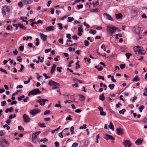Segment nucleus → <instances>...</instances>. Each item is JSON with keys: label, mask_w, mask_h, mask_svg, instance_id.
<instances>
[{"label": "nucleus", "mask_w": 147, "mask_h": 147, "mask_svg": "<svg viewBox=\"0 0 147 147\" xmlns=\"http://www.w3.org/2000/svg\"><path fill=\"white\" fill-rule=\"evenodd\" d=\"M79 62V61H78L76 63V65H77V66H76V69H77L78 68H80V66L78 63Z\"/></svg>", "instance_id": "nucleus-37"}, {"label": "nucleus", "mask_w": 147, "mask_h": 147, "mask_svg": "<svg viewBox=\"0 0 147 147\" xmlns=\"http://www.w3.org/2000/svg\"><path fill=\"white\" fill-rule=\"evenodd\" d=\"M116 133L118 135L122 136L123 134L124 130L123 129L119 127L116 128Z\"/></svg>", "instance_id": "nucleus-4"}, {"label": "nucleus", "mask_w": 147, "mask_h": 147, "mask_svg": "<svg viewBox=\"0 0 147 147\" xmlns=\"http://www.w3.org/2000/svg\"><path fill=\"white\" fill-rule=\"evenodd\" d=\"M51 111L50 110H46V111H45L44 113V115H46L48 114H49L50 113Z\"/></svg>", "instance_id": "nucleus-48"}, {"label": "nucleus", "mask_w": 147, "mask_h": 147, "mask_svg": "<svg viewBox=\"0 0 147 147\" xmlns=\"http://www.w3.org/2000/svg\"><path fill=\"white\" fill-rule=\"evenodd\" d=\"M130 13L132 16H135L137 15L138 12L135 10L131 9V11Z\"/></svg>", "instance_id": "nucleus-14"}, {"label": "nucleus", "mask_w": 147, "mask_h": 147, "mask_svg": "<svg viewBox=\"0 0 147 147\" xmlns=\"http://www.w3.org/2000/svg\"><path fill=\"white\" fill-rule=\"evenodd\" d=\"M103 138L106 140L110 139L113 140H115V138L113 136L107 134H105Z\"/></svg>", "instance_id": "nucleus-10"}, {"label": "nucleus", "mask_w": 147, "mask_h": 147, "mask_svg": "<svg viewBox=\"0 0 147 147\" xmlns=\"http://www.w3.org/2000/svg\"><path fill=\"white\" fill-rule=\"evenodd\" d=\"M43 76L45 77V78L46 79L50 78V77L47 76V74L45 73L43 74Z\"/></svg>", "instance_id": "nucleus-59"}, {"label": "nucleus", "mask_w": 147, "mask_h": 147, "mask_svg": "<svg viewBox=\"0 0 147 147\" xmlns=\"http://www.w3.org/2000/svg\"><path fill=\"white\" fill-rule=\"evenodd\" d=\"M56 65L55 64H53V66H52L51 70V74H53L54 72V71L55 70L56 68Z\"/></svg>", "instance_id": "nucleus-26"}, {"label": "nucleus", "mask_w": 147, "mask_h": 147, "mask_svg": "<svg viewBox=\"0 0 147 147\" xmlns=\"http://www.w3.org/2000/svg\"><path fill=\"white\" fill-rule=\"evenodd\" d=\"M1 106L2 107L4 106V105H6V102L5 100H4L1 102Z\"/></svg>", "instance_id": "nucleus-50"}, {"label": "nucleus", "mask_w": 147, "mask_h": 147, "mask_svg": "<svg viewBox=\"0 0 147 147\" xmlns=\"http://www.w3.org/2000/svg\"><path fill=\"white\" fill-rule=\"evenodd\" d=\"M98 78L99 79H102L103 80H104L105 79L104 76H98Z\"/></svg>", "instance_id": "nucleus-57"}, {"label": "nucleus", "mask_w": 147, "mask_h": 147, "mask_svg": "<svg viewBox=\"0 0 147 147\" xmlns=\"http://www.w3.org/2000/svg\"><path fill=\"white\" fill-rule=\"evenodd\" d=\"M107 30L111 34H112L115 31L117 30L118 28L113 25H108L107 26Z\"/></svg>", "instance_id": "nucleus-2"}, {"label": "nucleus", "mask_w": 147, "mask_h": 147, "mask_svg": "<svg viewBox=\"0 0 147 147\" xmlns=\"http://www.w3.org/2000/svg\"><path fill=\"white\" fill-rule=\"evenodd\" d=\"M78 32H83V30L81 27H79L78 28Z\"/></svg>", "instance_id": "nucleus-43"}, {"label": "nucleus", "mask_w": 147, "mask_h": 147, "mask_svg": "<svg viewBox=\"0 0 147 147\" xmlns=\"http://www.w3.org/2000/svg\"><path fill=\"white\" fill-rule=\"evenodd\" d=\"M39 34L40 38L42 41H46L47 37L46 35H45L44 34L41 33H40Z\"/></svg>", "instance_id": "nucleus-13"}, {"label": "nucleus", "mask_w": 147, "mask_h": 147, "mask_svg": "<svg viewBox=\"0 0 147 147\" xmlns=\"http://www.w3.org/2000/svg\"><path fill=\"white\" fill-rule=\"evenodd\" d=\"M24 97L25 96L24 95H23L22 96H21L20 97H18V99L20 101L21 100L22 98H24Z\"/></svg>", "instance_id": "nucleus-52"}, {"label": "nucleus", "mask_w": 147, "mask_h": 147, "mask_svg": "<svg viewBox=\"0 0 147 147\" xmlns=\"http://www.w3.org/2000/svg\"><path fill=\"white\" fill-rule=\"evenodd\" d=\"M41 92L38 88L34 89L31 91V93H32V95H36L38 94H40Z\"/></svg>", "instance_id": "nucleus-11"}, {"label": "nucleus", "mask_w": 147, "mask_h": 147, "mask_svg": "<svg viewBox=\"0 0 147 147\" xmlns=\"http://www.w3.org/2000/svg\"><path fill=\"white\" fill-rule=\"evenodd\" d=\"M121 69H122L124 68L125 67V64H121L120 65Z\"/></svg>", "instance_id": "nucleus-41"}, {"label": "nucleus", "mask_w": 147, "mask_h": 147, "mask_svg": "<svg viewBox=\"0 0 147 147\" xmlns=\"http://www.w3.org/2000/svg\"><path fill=\"white\" fill-rule=\"evenodd\" d=\"M19 48L21 51H23L24 49V47L23 46H19Z\"/></svg>", "instance_id": "nucleus-45"}, {"label": "nucleus", "mask_w": 147, "mask_h": 147, "mask_svg": "<svg viewBox=\"0 0 147 147\" xmlns=\"http://www.w3.org/2000/svg\"><path fill=\"white\" fill-rule=\"evenodd\" d=\"M134 51L136 54L144 55L146 53V51L143 50V48L142 47L137 46L134 48Z\"/></svg>", "instance_id": "nucleus-1"}, {"label": "nucleus", "mask_w": 147, "mask_h": 147, "mask_svg": "<svg viewBox=\"0 0 147 147\" xmlns=\"http://www.w3.org/2000/svg\"><path fill=\"white\" fill-rule=\"evenodd\" d=\"M24 121L26 123H28L30 120V117L26 114H24L23 116Z\"/></svg>", "instance_id": "nucleus-6"}, {"label": "nucleus", "mask_w": 147, "mask_h": 147, "mask_svg": "<svg viewBox=\"0 0 147 147\" xmlns=\"http://www.w3.org/2000/svg\"><path fill=\"white\" fill-rule=\"evenodd\" d=\"M60 85L59 83V85H55V86H54L52 88V89H57L60 86Z\"/></svg>", "instance_id": "nucleus-42"}, {"label": "nucleus", "mask_w": 147, "mask_h": 147, "mask_svg": "<svg viewBox=\"0 0 147 147\" xmlns=\"http://www.w3.org/2000/svg\"><path fill=\"white\" fill-rule=\"evenodd\" d=\"M140 79L138 78V76H136L132 80V81L133 82H137L139 81Z\"/></svg>", "instance_id": "nucleus-28"}, {"label": "nucleus", "mask_w": 147, "mask_h": 147, "mask_svg": "<svg viewBox=\"0 0 147 147\" xmlns=\"http://www.w3.org/2000/svg\"><path fill=\"white\" fill-rule=\"evenodd\" d=\"M13 111V108L12 107H11L9 108L6 109L5 110V112L6 113H7L8 112H12Z\"/></svg>", "instance_id": "nucleus-21"}, {"label": "nucleus", "mask_w": 147, "mask_h": 147, "mask_svg": "<svg viewBox=\"0 0 147 147\" xmlns=\"http://www.w3.org/2000/svg\"><path fill=\"white\" fill-rule=\"evenodd\" d=\"M54 144L56 147H59V144L58 142H55L54 143Z\"/></svg>", "instance_id": "nucleus-60"}, {"label": "nucleus", "mask_w": 147, "mask_h": 147, "mask_svg": "<svg viewBox=\"0 0 147 147\" xmlns=\"http://www.w3.org/2000/svg\"><path fill=\"white\" fill-rule=\"evenodd\" d=\"M135 32L137 34H140V31L141 30V28L140 27H137L134 28Z\"/></svg>", "instance_id": "nucleus-19"}, {"label": "nucleus", "mask_w": 147, "mask_h": 147, "mask_svg": "<svg viewBox=\"0 0 147 147\" xmlns=\"http://www.w3.org/2000/svg\"><path fill=\"white\" fill-rule=\"evenodd\" d=\"M62 68V67H57V71H58L60 73L62 71L61 70V69Z\"/></svg>", "instance_id": "nucleus-44"}, {"label": "nucleus", "mask_w": 147, "mask_h": 147, "mask_svg": "<svg viewBox=\"0 0 147 147\" xmlns=\"http://www.w3.org/2000/svg\"><path fill=\"white\" fill-rule=\"evenodd\" d=\"M106 113L105 112H104L103 111H100V115H101L105 116L106 115Z\"/></svg>", "instance_id": "nucleus-51"}, {"label": "nucleus", "mask_w": 147, "mask_h": 147, "mask_svg": "<svg viewBox=\"0 0 147 147\" xmlns=\"http://www.w3.org/2000/svg\"><path fill=\"white\" fill-rule=\"evenodd\" d=\"M131 54L128 53H127L125 54V55L126 56L127 58L128 59H129L130 56L131 55Z\"/></svg>", "instance_id": "nucleus-39"}, {"label": "nucleus", "mask_w": 147, "mask_h": 147, "mask_svg": "<svg viewBox=\"0 0 147 147\" xmlns=\"http://www.w3.org/2000/svg\"><path fill=\"white\" fill-rule=\"evenodd\" d=\"M6 11L9 13L10 11V9L8 6H5L2 9V13L3 15L6 14Z\"/></svg>", "instance_id": "nucleus-5"}, {"label": "nucleus", "mask_w": 147, "mask_h": 147, "mask_svg": "<svg viewBox=\"0 0 147 147\" xmlns=\"http://www.w3.org/2000/svg\"><path fill=\"white\" fill-rule=\"evenodd\" d=\"M48 100L44 99H42L38 100L36 101L37 102L39 103L41 105H43L45 104V102L47 101Z\"/></svg>", "instance_id": "nucleus-7"}, {"label": "nucleus", "mask_w": 147, "mask_h": 147, "mask_svg": "<svg viewBox=\"0 0 147 147\" xmlns=\"http://www.w3.org/2000/svg\"><path fill=\"white\" fill-rule=\"evenodd\" d=\"M145 108V107L144 105H141L139 107V111L140 112H142V110Z\"/></svg>", "instance_id": "nucleus-29"}, {"label": "nucleus", "mask_w": 147, "mask_h": 147, "mask_svg": "<svg viewBox=\"0 0 147 147\" xmlns=\"http://www.w3.org/2000/svg\"><path fill=\"white\" fill-rule=\"evenodd\" d=\"M83 5L82 4L78 5L77 6V7L78 8V9H79L80 8H83Z\"/></svg>", "instance_id": "nucleus-63"}, {"label": "nucleus", "mask_w": 147, "mask_h": 147, "mask_svg": "<svg viewBox=\"0 0 147 147\" xmlns=\"http://www.w3.org/2000/svg\"><path fill=\"white\" fill-rule=\"evenodd\" d=\"M57 25L59 27V29L61 30L62 29L63 27H62V24H61L58 23L57 24Z\"/></svg>", "instance_id": "nucleus-55"}, {"label": "nucleus", "mask_w": 147, "mask_h": 147, "mask_svg": "<svg viewBox=\"0 0 147 147\" xmlns=\"http://www.w3.org/2000/svg\"><path fill=\"white\" fill-rule=\"evenodd\" d=\"M39 23L42 24H43L42 21L41 20H38L36 22H32V23L30 25L32 27H33L34 24H37Z\"/></svg>", "instance_id": "nucleus-15"}, {"label": "nucleus", "mask_w": 147, "mask_h": 147, "mask_svg": "<svg viewBox=\"0 0 147 147\" xmlns=\"http://www.w3.org/2000/svg\"><path fill=\"white\" fill-rule=\"evenodd\" d=\"M46 30L48 31H53L54 30V28L52 26H49L46 28Z\"/></svg>", "instance_id": "nucleus-23"}, {"label": "nucleus", "mask_w": 147, "mask_h": 147, "mask_svg": "<svg viewBox=\"0 0 147 147\" xmlns=\"http://www.w3.org/2000/svg\"><path fill=\"white\" fill-rule=\"evenodd\" d=\"M123 144L125 147H129L132 145L130 141L129 140H124Z\"/></svg>", "instance_id": "nucleus-8"}, {"label": "nucleus", "mask_w": 147, "mask_h": 147, "mask_svg": "<svg viewBox=\"0 0 147 147\" xmlns=\"http://www.w3.org/2000/svg\"><path fill=\"white\" fill-rule=\"evenodd\" d=\"M96 30H91L89 31V33L90 34H91L93 35H94L96 33Z\"/></svg>", "instance_id": "nucleus-33"}, {"label": "nucleus", "mask_w": 147, "mask_h": 147, "mask_svg": "<svg viewBox=\"0 0 147 147\" xmlns=\"http://www.w3.org/2000/svg\"><path fill=\"white\" fill-rule=\"evenodd\" d=\"M20 66H21V67H20V72H22L23 71V70L24 68V66L22 64L20 65Z\"/></svg>", "instance_id": "nucleus-53"}, {"label": "nucleus", "mask_w": 147, "mask_h": 147, "mask_svg": "<svg viewBox=\"0 0 147 147\" xmlns=\"http://www.w3.org/2000/svg\"><path fill=\"white\" fill-rule=\"evenodd\" d=\"M48 84L50 85L51 86H54L56 85H59V83L55 82V81L52 80H51L49 81Z\"/></svg>", "instance_id": "nucleus-12"}, {"label": "nucleus", "mask_w": 147, "mask_h": 147, "mask_svg": "<svg viewBox=\"0 0 147 147\" xmlns=\"http://www.w3.org/2000/svg\"><path fill=\"white\" fill-rule=\"evenodd\" d=\"M98 10V8H96L94 9H92L90 10V12H97Z\"/></svg>", "instance_id": "nucleus-35"}, {"label": "nucleus", "mask_w": 147, "mask_h": 147, "mask_svg": "<svg viewBox=\"0 0 147 147\" xmlns=\"http://www.w3.org/2000/svg\"><path fill=\"white\" fill-rule=\"evenodd\" d=\"M71 35L70 34H66V37L68 39H71Z\"/></svg>", "instance_id": "nucleus-61"}, {"label": "nucleus", "mask_w": 147, "mask_h": 147, "mask_svg": "<svg viewBox=\"0 0 147 147\" xmlns=\"http://www.w3.org/2000/svg\"><path fill=\"white\" fill-rule=\"evenodd\" d=\"M44 119V120L46 121H49L51 120L50 119L49 117L45 118Z\"/></svg>", "instance_id": "nucleus-58"}, {"label": "nucleus", "mask_w": 147, "mask_h": 147, "mask_svg": "<svg viewBox=\"0 0 147 147\" xmlns=\"http://www.w3.org/2000/svg\"><path fill=\"white\" fill-rule=\"evenodd\" d=\"M99 2L98 1H97L96 2H94L93 3V5L94 7H95L98 5Z\"/></svg>", "instance_id": "nucleus-46"}, {"label": "nucleus", "mask_w": 147, "mask_h": 147, "mask_svg": "<svg viewBox=\"0 0 147 147\" xmlns=\"http://www.w3.org/2000/svg\"><path fill=\"white\" fill-rule=\"evenodd\" d=\"M40 133V131H38L32 134V139H35L37 138V135Z\"/></svg>", "instance_id": "nucleus-20"}, {"label": "nucleus", "mask_w": 147, "mask_h": 147, "mask_svg": "<svg viewBox=\"0 0 147 147\" xmlns=\"http://www.w3.org/2000/svg\"><path fill=\"white\" fill-rule=\"evenodd\" d=\"M103 16H107V20L111 21H113V19L112 17L109 15L107 13H105L103 14Z\"/></svg>", "instance_id": "nucleus-18"}, {"label": "nucleus", "mask_w": 147, "mask_h": 147, "mask_svg": "<svg viewBox=\"0 0 147 147\" xmlns=\"http://www.w3.org/2000/svg\"><path fill=\"white\" fill-rule=\"evenodd\" d=\"M0 142L3 147H7L9 145L8 142L4 139H2Z\"/></svg>", "instance_id": "nucleus-9"}, {"label": "nucleus", "mask_w": 147, "mask_h": 147, "mask_svg": "<svg viewBox=\"0 0 147 147\" xmlns=\"http://www.w3.org/2000/svg\"><path fill=\"white\" fill-rule=\"evenodd\" d=\"M115 86V85L114 84H110L109 85L108 87L111 90H112L113 89Z\"/></svg>", "instance_id": "nucleus-32"}, {"label": "nucleus", "mask_w": 147, "mask_h": 147, "mask_svg": "<svg viewBox=\"0 0 147 147\" xmlns=\"http://www.w3.org/2000/svg\"><path fill=\"white\" fill-rule=\"evenodd\" d=\"M122 17L123 16L121 13L115 14V17L117 19L122 18Z\"/></svg>", "instance_id": "nucleus-24"}, {"label": "nucleus", "mask_w": 147, "mask_h": 147, "mask_svg": "<svg viewBox=\"0 0 147 147\" xmlns=\"http://www.w3.org/2000/svg\"><path fill=\"white\" fill-rule=\"evenodd\" d=\"M109 127L113 131L114 130V128L113 123L112 122H111L109 125Z\"/></svg>", "instance_id": "nucleus-22"}, {"label": "nucleus", "mask_w": 147, "mask_h": 147, "mask_svg": "<svg viewBox=\"0 0 147 147\" xmlns=\"http://www.w3.org/2000/svg\"><path fill=\"white\" fill-rule=\"evenodd\" d=\"M126 111L125 109H123L119 111V113L120 114L123 115L124 114V112Z\"/></svg>", "instance_id": "nucleus-34"}, {"label": "nucleus", "mask_w": 147, "mask_h": 147, "mask_svg": "<svg viewBox=\"0 0 147 147\" xmlns=\"http://www.w3.org/2000/svg\"><path fill=\"white\" fill-rule=\"evenodd\" d=\"M86 125L85 124H84L83 126H81L79 128L80 129H85L86 128Z\"/></svg>", "instance_id": "nucleus-40"}, {"label": "nucleus", "mask_w": 147, "mask_h": 147, "mask_svg": "<svg viewBox=\"0 0 147 147\" xmlns=\"http://www.w3.org/2000/svg\"><path fill=\"white\" fill-rule=\"evenodd\" d=\"M79 96L81 98V99H79L81 101H83L84 100L85 97L82 94H78Z\"/></svg>", "instance_id": "nucleus-30"}, {"label": "nucleus", "mask_w": 147, "mask_h": 147, "mask_svg": "<svg viewBox=\"0 0 147 147\" xmlns=\"http://www.w3.org/2000/svg\"><path fill=\"white\" fill-rule=\"evenodd\" d=\"M78 144L77 143H74L72 145L71 147H76L78 146Z\"/></svg>", "instance_id": "nucleus-56"}, {"label": "nucleus", "mask_w": 147, "mask_h": 147, "mask_svg": "<svg viewBox=\"0 0 147 147\" xmlns=\"http://www.w3.org/2000/svg\"><path fill=\"white\" fill-rule=\"evenodd\" d=\"M18 5L20 7H22L23 6V3L22 2L20 1L19 3H18Z\"/></svg>", "instance_id": "nucleus-64"}, {"label": "nucleus", "mask_w": 147, "mask_h": 147, "mask_svg": "<svg viewBox=\"0 0 147 147\" xmlns=\"http://www.w3.org/2000/svg\"><path fill=\"white\" fill-rule=\"evenodd\" d=\"M70 131L71 134H74V127L73 126H71L70 127Z\"/></svg>", "instance_id": "nucleus-47"}, {"label": "nucleus", "mask_w": 147, "mask_h": 147, "mask_svg": "<svg viewBox=\"0 0 147 147\" xmlns=\"http://www.w3.org/2000/svg\"><path fill=\"white\" fill-rule=\"evenodd\" d=\"M48 141V140L46 138H44L43 139H41L40 140V142H43L44 143H45L46 142H47Z\"/></svg>", "instance_id": "nucleus-36"}, {"label": "nucleus", "mask_w": 147, "mask_h": 147, "mask_svg": "<svg viewBox=\"0 0 147 147\" xmlns=\"http://www.w3.org/2000/svg\"><path fill=\"white\" fill-rule=\"evenodd\" d=\"M82 111V110L80 109H78L76 110L75 111L76 113H80Z\"/></svg>", "instance_id": "nucleus-62"}, {"label": "nucleus", "mask_w": 147, "mask_h": 147, "mask_svg": "<svg viewBox=\"0 0 147 147\" xmlns=\"http://www.w3.org/2000/svg\"><path fill=\"white\" fill-rule=\"evenodd\" d=\"M68 22H71L74 20V18L73 17H70L68 18Z\"/></svg>", "instance_id": "nucleus-38"}, {"label": "nucleus", "mask_w": 147, "mask_h": 147, "mask_svg": "<svg viewBox=\"0 0 147 147\" xmlns=\"http://www.w3.org/2000/svg\"><path fill=\"white\" fill-rule=\"evenodd\" d=\"M143 142L141 138H138L135 142V143L137 145H139L141 144Z\"/></svg>", "instance_id": "nucleus-16"}, {"label": "nucleus", "mask_w": 147, "mask_h": 147, "mask_svg": "<svg viewBox=\"0 0 147 147\" xmlns=\"http://www.w3.org/2000/svg\"><path fill=\"white\" fill-rule=\"evenodd\" d=\"M51 50V48L46 49L45 50V53H47Z\"/></svg>", "instance_id": "nucleus-54"}, {"label": "nucleus", "mask_w": 147, "mask_h": 147, "mask_svg": "<svg viewBox=\"0 0 147 147\" xmlns=\"http://www.w3.org/2000/svg\"><path fill=\"white\" fill-rule=\"evenodd\" d=\"M18 27L20 29H22L24 30H25L26 29V28L22 24H20V23H18Z\"/></svg>", "instance_id": "nucleus-25"}, {"label": "nucleus", "mask_w": 147, "mask_h": 147, "mask_svg": "<svg viewBox=\"0 0 147 147\" xmlns=\"http://www.w3.org/2000/svg\"><path fill=\"white\" fill-rule=\"evenodd\" d=\"M38 125L39 126L41 127H46V126L44 125V123H38Z\"/></svg>", "instance_id": "nucleus-31"}, {"label": "nucleus", "mask_w": 147, "mask_h": 147, "mask_svg": "<svg viewBox=\"0 0 147 147\" xmlns=\"http://www.w3.org/2000/svg\"><path fill=\"white\" fill-rule=\"evenodd\" d=\"M99 99L102 101H103L105 100V98L104 96V93L102 94L99 96Z\"/></svg>", "instance_id": "nucleus-27"}, {"label": "nucleus", "mask_w": 147, "mask_h": 147, "mask_svg": "<svg viewBox=\"0 0 147 147\" xmlns=\"http://www.w3.org/2000/svg\"><path fill=\"white\" fill-rule=\"evenodd\" d=\"M21 1L26 5L30 4L33 1L32 0H21Z\"/></svg>", "instance_id": "nucleus-17"}, {"label": "nucleus", "mask_w": 147, "mask_h": 147, "mask_svg": "<svg viewBox=\"0 0 147 147\" xmlns=\"http://www.w3.org/2000/svg\"><path fill=\"white\" fill-rule=\"evenodd\" d=\"M40 112V110L38 109H34L30 111V113L33 116H35Z\"/></svg>", "instance_id": "nucleus-3"}, {"label": "nucleus", "mask_w": 147, "mask_h": 147, "mask_svg": "<svg viewBox=\"0 0 147 147\" xmlns=\"http://www.w3.org/2000/svg\"><path fill=\"white\" fill-rule=\"evenodd\" d=\"M89 44V42L87 40H85L84 41V45L86 46H87Z\"/></svg>", "instance_id": "nucleus-49"}]
</instances>
